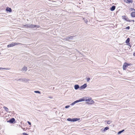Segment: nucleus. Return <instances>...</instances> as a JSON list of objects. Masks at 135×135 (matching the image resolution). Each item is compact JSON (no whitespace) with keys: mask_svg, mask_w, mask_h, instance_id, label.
<instances>
[{"mask_svg":"<svg viewBox=\"0 0 135 135\" xmlns=\"http://www.w3.org/2000/svg\"><path fill=\"white\" fill-rule=\"evenodd\" d=\"M85 101L86 102H88L87 103L89 104H91L94 103V102L91 98L89 97H84Z\"/></svg>","mask_w":135,"mask_h":135,"instance_id":"nucleus-1","label":"nucleus"},{"mask_svg":"<svg viewBox=\"0 0 135 135\" xmlns=\"http://www.w3.org/2000/svg\"><path fill=\"white\" fill-rule=\"evenodd\" d=\"M74 36H68L66 37L63 38H62V39L64 41H69L73 40V37Z\"/></svg>","mask_w":135,"mask_h":135,"instance_id":"nucleus-2","label":"nucleus"},{"mask_svg":"<svg viewBox=\"0 0 135 135\" xmlns=\"http://www.w3.org/2000/svg\"><path fill=\"white\" fill-rule=\"evenodd\" d=\"M122 18L124 20H125L129 22H131V21L134 22V20H128V18L126 16H122Z\"/></svg>","mask_w":135,"mask_h":135,"instance_id":"nucleus-3","label":"nucleus"},{"mask_svg":"<svg viewBox=\"0 0 135 135\" xmlns=\"http://www.w3.org/2000/svg\"><path fill=\"white\" fill-rule=\"evenodd\" d=\"M20 44V43H16L12 42L11 44L8 45H7V47L8 48H9L11 47H12L13 46H14L16 45Z\"/></svg>","mask_w":135,"mask_h":135,"instance_id":"nucleus-4","label":"nucleus"},{"mask_svg":"<svg viewBox=\"0 0 135 135\" xmlns=\"http://www.w3.org/2000/svg\"><path fill=\"white\" fill-rule=\"evenodd\" d=\"M130 64L125 63L123 66V70H125L126 68L128 67V66L130 65Z\"/></svg>","mask_w":135,"mask_h":135,"instance_id":"nucleus-5","label":"nucleus"},{"mask_svg":"<svg viewBox=\"0 0 135 135\" xmlns=\"http://www.w3.org/2000/svg\"><path fill=\"white\" fill-rule=\"evenodd\" d=\"M131 11H134V12H132L131 13V15L132 17H135V9L134 8H131Z\"/></svg>","mask_w":135,"mask_h":135,"instance_id":"nucleus-6","label":"nucleus"},{"mask_svg":"<svg viewBox=\"0 0 135 135\" xmlns=\"http://www.w3.org/2000/svg\"><path fill=\"white\" fill-rule=\"evenodd\" d=\"M15 121V119L14 118H12L9 119V120L7 121V122H9L11 123H12Z\"/></svg>","mask_w":135,"mask_h":135,"instance_id":"nucleus-7","label":"nucleus"},{"mask_svg":"<svg viewBox=\"0 0 135 135\" xmlns=\"http://www.w3.org/2000/svg\"><path fill=\"white\" fill-rule=\"evenodd\" d=\"M84 101H85V99H84V98H83L82 99H81L79 100L75 101V102L76 103H78V102H80Z\"/></svg>","mask_w":135,"mask_h":135,"instance_id":"nucleus-8","label":"nucleus"},{"mask_svg":"<svg viewBox=\"0 0 135 135\" xmlns=\"http://www.w3.org/2000/svg\"><path fill=\"white\" fill-rule=\"evenodd\" d=\"M87 86V84L86 83L84 84L82 86H81L80 88L81 89H84Z\"/></svg>","mask_w":135,"mask_h":135,"instance_id":"nucleus-9","label":"nucleus"},{"mask_svg":"<svg viewBox=\"0 0 135 135\" xmlns=\"http://www.w3.org/2000/svg\"><path fill=\"white\" fill-rule=\"evenodd\" d=\"M30 27L29 28H33L34 27H37V28H38L39 27V26L34 25L33 24H31V25H30Z\"/></svg>","mask_w":135,"mask_h":135,"instance_id":"nucleus-10","label":"nucleus"},{"mask_svg":"<svg viewBox=\"0 0 135 135\" xmlns=\"http://www.w3.org/2000/svg\"><path fill=\"white\" fill-rule=\"evenodd\" d=\"M124 1L127 3H130L133 2L132 0H124Z\"/></svg>","mask_w":135,"mask_h":135,"instance_id":"nucleus-11","label":"nucleus"},{"mask_svg":"<svg viewBox=\"0 0 135 135\" xmlns=\"http://www.w3.org/2000/svg\"><path fill=\"white\" fill-rule=\"evenodd\" d=\"M6 10L7 11H8L9 12H12L11 9V8L8 7L7 8Z\"/></svg>","mask_w":135,"mask_h":135,"instance_id":"nucleus-12","label":"nucleus"},{"mask_svg":"<svg viewBox=\"0 0 135 135\" xmlns=\"http://www.w3.org/2000/svg\"><path fill=\"white\" fill-rule=\"evenodd\" d=\"M115 6H113L111 7L110 10L111 11H112L115 10Z\"/></svg>","mask_w":135,"mask_h":135,"instance_id":"nucleus-13","label":"nucleus"},{"mask_svg":"<svg viewBox=\"0 0 135 135\" xmlns=\"http://www.w3.org/2000/svg\"><path fill=\"white\" fill-rule=\"evenodd\" d=\"M79 88V85H74V88L75 90H77Z\"/></svg>","mask_w":135,"mask_h":135,"instance_id":"nucleus-14","label":"nucleus"},{"mask_svg":"<svg viewBox=\"0 0 135 135\" xmlns=\"http://www.w3.org/2000/svg\"><path fill=\"white\" fill-rule=\"evenodd\" d=\"M80 119V118H73V122H76L78 120H79Z\"/></svg>","mask_w":135,"mask_h":135,"instance_id":"nucleus-15","label":"nucleus"},{"mask_svg":"<svg viewBox=\"0 0 135 135\" xmlns=\"http://www.w3.org/2000/svg\"><path fill=\"white\" fill-rule=\"evenodd\" d=\"M27 67L25 66H24L23 68H22V71H26L27 70Z\"/></svg>","mask_w":135,"mask_h":135,"instance_id":"nucleus-16","label":"nucleus"},{"mask_svg":"<svg viewBox=\"0 0 135 135\" xmlns=\"http://www.w3.org/2000/svg\"><path fill=\"white\" fill-rule=\"evenodd\" d=\"M3 108L7 112H8V108H7V107L4 106L3 107Z\"/></svg>","mask_w":135,"mask_h":135,"instance_id":"nucleus-17","label":"nucleus"},{"mask_svg":"<svg viewBox=\"0 0 135 135\" xmlns=\"http://www.w3.org/2000/svg\"><path fill=\"white\" fill-rule=\"evenodd\" d=\"M130 40V38H128L126 41V43L127 44L129 43Z\"/></svg>","mask_w":135,"mask_h":135,"instance_id":"nucleus-18","label":"nucleus"},{"mask_svg":"<svg viewBox=\"0 0 135 135\" xmlns=\"http://www.w3.org/2000/svg\"><path fill=\"white\" fill-rule=\"evenodd\" d=\"M23 27H27V28H29L30 27V25L28 24H26L23 25Z\"/></svg>","mask_w":135,"mask_h":135,"instance_id":"nucleus-19","label":"nucleus"},{"mask_svg":"<svg viewBox=\"0 0 135 135\" xmlns=\"http://www.w3.org/2000/svg\"><path fill=\"white\" fill-rule=\"evenodd\" d=\"M73 118L71 119V118H68L67 119V120L70 122H73Z\"/></svg>","mask_w":135,"mask_h":135,"instance_id":"nucleus-20","label":"nucleus"},{"mask_svg":"<svg viewBox=\"0 0 135 135\" xmlns=\"http://www.w3.org/2000/svg\"><path fill=\"white\" fill-rule=\"evenodd\" d=\"M124 131V130L123 129V130H122L121 131H119L118 133V134H120L122 132H123Z\"/></svg>","mask_w":135,"mask_h":135,"instance_id":"nucleus-21","label":"nucleus"},{"mask_svg":"<svg viewBox=\"0 0 135 135\" xmlns=\"http://www.w3.org/2000/svg\"><path fill=\"white\" fill-rule=\"evenodd\" d=\"M109 129V128L108 127H106L105 128H104L103 131H105L106 130H108V129Z\"/></svg>","mask_w":135,"mask_h":135,"instance_id":"nucleus-22","label":"nucleus"},{"mask_svg":"<svg viewBox=\"0 0 135 135\" xmlns=\"http://www.w3.org/2000/svg\"><path fill=\"white\" fill-rule=\"evenodd\" d=\"M3 69L9 70V69L8 68H0V70Z\"/></svg>","mask_w":135,"mask_h":135,"instance_id":"nucleus-23","label":"nucleus"},{"mask_svg":"<svg viewBox=\"0 0 135 135\" xmlns=\"http://www.w3.org/2000/svg\"><path fill=\"white\" fill-rule=\"evenodd\" d=\"M34 92L36 93H40V91H34Z\"/></svg>","mask_w":135,"mask_h":135,"instance_id":"nucleus-24","label":"nucleus"},{"mask_svg":"<svg viewBox=\"0 0 135 135\" xmlns=\"http://www.w3.org/2000/svg\"><path fill=\"white\" fill-rule=\"evenodd\" d=\"M111 123V122L110 121L108 120L107 122V123L108 124H110Z\"/></svg>","mask_w":135,"mask_h":135,"instance_id":"nucleus-25","label":"nucleus"},{"mask_svg":"<svg viewBox=\"0 0 135 135\" xmlns=\"http://www.w3.org/2000/svg\"><path fill=\"white\" fill-rule=\"evenodd\" d=\"M75 104H76V103L75 102H74L73 103H71V105H74Z\"/></svg>","mask_w":135,"mask_h":135,"instance_id":"nucleus-26","label":"nucleus"},{"mask_svg":"<svg viewBox=\"0 0 135 135\" xmlns=\"http://www.w3.org/2000/svg\"><path fill=\"white\" fill-rule=\"evenodd\" d=\"M130 27L129 26H128L127 27H126L125 28L127 29V30H129V29H130Z\"/></svg>","mask_w":135,"mask_h":135,"instance_id":"nucleus-27","label":"nucleus"},{"mask_svg":"<svg viewBox=\"0 0 135 135\" xmlns=\"http://www.w3.org/2000/svg\"><path fill=\"white\" fill-rule=\"evenodd\" d=\"M90 78H88L87 79V82L89 81L90 80Z\"/></svg>","mask_w":135,"mask_h":135,"instance_id":"nucleus-28","label":"nucleus"},{"mask_svg":"<svg viewBox=\"0 0 135 135\" xmlns=\"http://www.w3.org/2000/svg\"><path fill=\"white\" fill-rule=\"evenodd\" d=\"M70 105H67V106H66L65 107V108H69V107H70Z\"/></svg>","mask_w":135,"mask_h":135,"instance_id":"nucleus-29","label":"nucleus"},{"mask_svg":"<svg viewBox=\"0 0 135 135\" xmlns=\"http://www.w3.org/2000/svg\"><path fill=\"white\" fill-rule=\"evenodd\" d=\"M22 134L23 135H29L27 133H23Z\"/></svg>","mask_w":135,"mask_h":135,"instance_id":"nucleus-30","label":"nucleus"},{"mask_svg":"<svg viewBox=\"0 0 135 135\" xmlns=\"http://www.w3.org/2000/svg\"><path fill=\"white\" fill-rule=\"evenodd\" d=\"M27 123H28V124L30 125H31V123L29 122V121H27Z\"/></svg>","mask_w":135,"mask_h":135,"instance_id":"nucleus-31","label":"nucleus"},{"mask_svg":"<svg viewBox=\"0 0 135 135\" xmlns=\"http://www.w3.org/2000/svg\"><path fill=\"white\" fill-rule=\"evenodd\" d=\"M84 21L86 23H87V22H88L87 20H84Z\"/></svg>","mask_w":135,"mask_h":135,"instance_id":"nucleus-32","label":"nucleus"},{"mask_svg":"<svg viewBox=\"0 0 135 135\" xmlns=\"http://www.w3.org/2000/svg\"><path fill=\"white\" fill-rule=\"evenodd\" d=\"M18 80H22V81H23V80L21 78V79H19Z\"/></svg>","mask_w":135,"mask_h":135,"instance_id":"nucleus-33","label":"nucleus"},{"mask_svg":"<svg viewBox=\"0 0 135 135\" xmlns=\"http://www.w3.org/2000/svg\"><path fill=\"white\" fill-rule=\"evenodd\" d=\"M134 56H135V54H134Z\"/></svg>","mask_w":135,"mask_h":135,"instance_id":"nucleus-34","label":"nucleus"}]
</instances>
